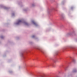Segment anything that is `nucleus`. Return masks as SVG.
Segmentation results:
<instances>
[{"label":"nucleus","instance_id":"f257e3e1","mask_svg":"<svg viewBox=\"0 0 77 77\" xmlns=\"http://www.w3.org/2000/svg\"><path fill=\"white\" fill-rule=\"evenodd\" d=\"M22 23V21L21 20H20L17 22L16 24H20V23Z\"/></svg>","mask_w":77,"mask_h":77},{"label":"nucleus","instance_id":"f03ea898","mask_svg":"<svg viewBox=\"0 0 77 77\" xmlns=\"http://www.w3.org/2000/svg\"><path fill=\"white\" fill-rule=\"evenodd\" d=\"M32 24H33L34 25H35V26H37V24L36 22H35L34 21H32Z\"/></svg>","mask_w":77,"mask_h":77},{"label":"nucleus","instance_id":"7ed1b4c3","mask_svg":"<svg viewBox=\"0 0 77 77\" xmlns=\"http://www.w3.org/2000/svg\"><path fill=\"white\" fill-rule=\"evenodd\" d=\"M41 51V52H42V53H43V54H44V52L43 51Z\"/></svg>","mask_w":77,"mask_h":77},{"label":"nucleus","instance_id":"20e7f679","mask_svg":"<svg viewBox=\"0 0 77 77\" xmlns=\"http://www.w3.org/2000/svg\"><path fill=\"white\" fill-rule=\"evenodd\" d=\"M76 70H73V72H76Z\"/></svg>","mask_w":77,"mask_h":77},{"label":"nucleus","instance_id":"39448f33","mask_svg":"<svg viewBox=\"0 0 77 77\" xmlns=\"http://www.w3.org/2000/svg\"><path fill=\"white\" fill-rule=\"evenodd\" d=\"M35 37V35H33L32 36V38H34Z\"/></svg>","mask_w":77,"mask_h":77},{"label":"nucleus","instance_id":"423d86ee","mask_svg":"<svg viewBox=\"0 0 77 77\" xmlns=\"http://www.w3.org/2000/svg\"><path fill=\"white\" fill-rule=\"evenodd\" d=\"M1 38H3V37H1Z\"/></svg>","mask_w":77,"mask_h":77}]
</instances>
